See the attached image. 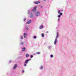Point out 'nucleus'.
Returning a JSON list of instances; mask_svg holds the SVG:
<instances>
[{
    "mask_svg": "<svg viewBox=\"0 0 76 76\" xmlns=\"http://www.w3.org/2000/svg\"><path fill=\"white\" fill-rule=\"evenodd\" d=\"M35 14V16H39L40 15V13L39 12H36Z\"/></svg>",
    "mask_w": 76,
    "mask_h": 76,
    "instance_id": "1",
    "label": "nucleus"
},
{
    "mask_svg": "<svg viewBox=\"0 0 76 76\" xmlns=\"http://www.w3.org/2000/svg\"><path fill=\"white\" fill-rule=\"evenodd\" d=\"M36 8H37V7H34V8L33 9L32 11L34 12H35V11H36Z\"/></svg>",
    "mask_w": 76,
    "mask_h": 76,
    "instance_id": "2",
    "label": "nucleus"
},
{
    "mask_svg": "<svg viewBox=\"0 0 76 76\" xmlns=\"http://www.w3.org/2000/svg\"><path fill=\"white\" fill-rule=\"evenodd\" d=\"M30 60H31V59L27 60H26V61L25 63H26V64H27V63H28V62L29 61H30Z\"/></svg>",
    "mask_w": 76,
    "mask_h": 76,
    "instance_id": "3",
    "label": "nucleus"
},
{
    "mask_svg": "<svg viewBox=\"0 0 76 76\" xmlns=\"http://www.w3.org/2000/svg\"><path fill=\"white\" fill-rule=\"evenodd\" d=\"M17 66H18V65L16 64H15L14 67H13V69H15L16 67H17Z\"/></svg>",
    "mask_w": 76,
    "mask_h": 76,
    "instance_id": "4",
    "label": "nucleus"
},
{
    "mask_svg": "<svg viewBox=\"0 0 76 76\" xmlns=\"http://www.w3.org/2000/svg\"><path fill=\"white\" fill-rule=\"evenodd\" d=\"M31 23V20H30L26 23L27 24H29Z\"/></svg>",
    "mask_w": 76,
    "mask_h": 76,
    "instance_id": "5",
    "label": "nucleus"
},
{
    "mask_svg": "<svg viewBox=\"0 0 76 76\" xmlns=\"http://www.w3.org/2000/svg\"><path fill=\"white\" fill-rule=\"evenodd\" d=\"M27 37V35H26V33H24V38H26V37Z\"/></svg>",
    "mask_w": 76,
    "mask_h": 76,
    "instance_id": "6",
    "label": "nucleus"
},
{
    "mask_svg": "<svg viewBox=\"0 0 76 76\" xmlns=\"http://www.w3.org/2000/svg\"><path fill=\"white\" fill-rule=\"evenodd\" d=\"M56 43H57V39H55L54 42V44H56Z\"/></svg>",
    "mask_w": 76,
    "mask_h": 76,
    "instance_id": "7",
    "label": "nucleus"
},
{
    "mask_svg": "<svg viewBox=\"0 0 76 76\" xmlns=\"http://www.w3.org/2000/svg\"><path fill=\"white\" fill-rule=\"evenodd\" d=\"M56 34H57V35H56V39H57V38H58V32H57L56 33Z\"/></svg>",
    "mask_w": 76,
    "mask_h": 76,
    "instance_id": "8",
    "label": "nucleus"
},
{
    "mask_svg": "<svg viewBox=\"0 0 76 76\" xmlns=\"http://www.w3.org/2000/svg\"><path fill=\"white\" fill-rule=\"evenodd\" d=\"M40 2L38 1H36L34 2V3H35V4H38V3H39Z\"/></svg>",
    "mask_w": 76,
    "mask_h": 76,
    "instance_id": "9",
    "label": "nucleus"
},
{
    "mask_svg": "<svg viewBox=\"0 0 76 76\" xmlns=\"http://www.w3.org/2000/svg\"><path fill=\"white\" fill-rule=\"evenodd\" d=\"M25 50H26L25 48H23L22 49V51H25Z\"/></svg>",
    "mask_w": 76,
    "mask_h": 76,
    "instance_id": "10",
    "label": "nucleus"
},
{
    "mask_svg": "<svg viewBox=\"0 0 76 76\" xmlns=\"http://www.w3.org/2000/svg\"><path fill=\"white\" fill-rule=\"evenodd\" d=\"M26 57H28L29 56V54H26Z\"/></svg>",
    "mask_w": 76,
    "mask_h": 76,
    "instance_id": "11",
    "label": "nucleus"
},
{
    "mask_svg": "<svg viewBox=\"0 0 76 76\" xmlns=\"http://www.w3.org/2000/svg\"><path fill=\"white\" fill-rule=\"evenodd\" d=\"M43 28V26H41L39 27V28L40 29H42V28Z\"/></svg>",
    "mask_w": 76,
    "mask_h": 76,
    "instance_id": "12",
    "label": "nucleus"
},
{
    "mask_svg": "<svg viewBox=\"0 0 76 76\" xmlns=\"http://www.w3.org/2000/svg\"><path fill=\"white\" fill-rule=\"evenodd\" d=\"M32 17H33L32 13H31V15L30 16V18H32Z\"/></svg>",
    "mask_w": 76,
    "mask_h": 76,
    "instance_id": "13",
    "label": "nucleus"
},
{
    "mask_svg": "<svg viewBox=\"0 0 76 76\" xmlns=\"http://www.w3.org/2000/svg\"><path fill=\"white\" fill-rule=\"evenodd\" d=\"M42 37H44V34H41Z\"/></svg>",
    "mask_w": 76,
    "mask_h": 76,
    "instance_id": "14",
    "label": "nucleus"
},
{
    "mask_svg": "<svg viewBox=\"0 0 76 76\" xmlns=\"http://www.w3.org/2000/svg\"><path fill=\"white\" fill-rule=\"evenodd\" d=\"M21 39H23V37L22 36H20Z\"/></svg>",
    "mask_w": 76,
    "mask_h": 76,
    "instance_id": "15",
    "label": "nucleus"
},
{
    "mask_svg": "<svg viewBox=\"0 0 76 76\" xmlns=\"http://www.w3.org/2000/svg\"><path fill=\"white\" fill-rule=\"evenodd\" d=\"M40 68L41 69H42V68H43V67L42 66H41Z\"/></svg>",
    "mask_w": 76,
    "mask_h": 76,
    "instance_id": "16",
    "label": "nucleus"
},
{
    "mask_svg": "<svg viewBox=\"0 0 76 76\" xmlns=\"http://www.w3.org/2000/svg\"><path fill=\"white\" fill-rule=\"evenodd\" d=\"M60 10H59L58 11V13H59V14H60Z\"/></svg>",
    "mask_w": 76,
    "mask_h": 76,
    "instance_id": "17",
    "label": "nucleus"
},
{
    "mask_svg": "<svg viewBox=\"0 0 76 76\" xmlns=\"http://www.w3.org/2000/svg\"><path fill=\"white\" fill-rule=\"evenodd\" d=\"M37 54H40V53H39V52H37Z\"/></svg>",
    "mask_w": 76,
    "mask_h": 76,
    "instance_id": "18",
    "label": "nucleus"
},
{
    "mask_svg": "<svg viewBox=\"0 0 76 76\" xmlns=\"http://www.w3.org/2000/svg\"><path fill=\"white\" fill-rule=\"evenodd\" d=\"M30 57H31V58H32V57H33V55H31Z\"/></svg>",
    "mask_w": 76,
    "mask_h": 76,
    "instance_id": "19",
    "label": "nucleus"
},
{
    "mask_svg": "<svg viewBox=\"0 0 76 76\" xmlns=\"http://www.w3.org/2000/svg\"><path fill=\"white\" fill-rule=\"evenodd\" d=\"M50 57H51V58L53 57V55H51L50 56Z\"/></svg>",
    "mask_w": 76,
    "mask_h": 76,
    "instance_id": "20",
    "label": "nucleus"
},
{
    "mask_svg": "<svg viewBox=\"0 0 76 76\" xmlns=\"http://www.w3.org/2000/svg\"><path fill=\"white\" fill-rule=\"evenodd\" d=\"M59 14H60V15L61 16V15H63V14H62V13H60Z\"/></svg>",
    "mask_w": 76,
    "mask_h": 76,
    "instance_id": "21",
    "label": "nucleus"
},
{
    "mask_svg": "<svg viewBox=\"0 0 76 76\" xmlns=\"http://www.w3.org/2000/svg\"><path fill=\"white\" fill-rule=\"evenodd\" d=\"M58 18H60V15H58Z\"/></svg>",
    "mask_w": 76,
    "mask_h": 76,
    "instance_id": "22",
    "label": "nucleus"
},
{
    "mask_svg": "<svg viewBox=\"0 0 76 76\" xmlns=\"http://www.w3.org/2000/svg\"><path fill=\"white\" fill-rule=\"evenodd\" d=\"M24 65V66H26V64H25Z\"/></svg>",
    "mask_w": 76,
    "mask_h": 76,
    "instance_id": "23",
    "label": "nucleus"
},
{
    "mask_svg": "<svg viewBox=\"0 0 76 76\" xmlns=\"http://www.w3.org/2000/svg\"><path fill=\"white\" fill-rule=\"evenodd\" d=\"M36 36H34V39H35V38H36Z\"/></svg>",
    "mask_w": 76,
    "mask_h": 76,
    "instance_id": "24",
    "label": "nucleus"
},
{
    "mask_svg": "<svg viewBox=\"0 0 76 76\" xmlns=\"http://www.w3.org/2000/svg\"><path fill=\"white\" fill-rule=\"evenodd\" d=\"M22 72H23V73H24V72H25L24 71V70H23L22 71Z\"/></svg>",
    "mask_w": 76,
    "mask_h": 76,
    "instance_id": "25",
    "label": "nucleus"
},
{
    "mask_svg": "<svg viewBox=\"0 0 76 76\" xmlns=\"http://www.w3.org/2000/svg\"><path fill=\"white\" fill-rule=\"evenodd\" d=\"M26 20V18H24V21H25Z\"/></svg>",
    "mask_w": 76,
    "mask_h": 76,
    "instance_id": "26",
    "label": "nucleus"
},
{
    "mask_svg": "<svg viewBox=\"0 0 76 76\" xmlns=\"http://www.w3.org/2000/svg\"><path fill=\"white\" fill-rule=\"evenodd\" d=\"M49 32L48 31H47L46 32L47 34H48V33Z\"/></svg>",
    "mask_w": 76,
    "mask_h": 76,
    "instance_id": "27",
    "label": "nucleus"
},
{
    "mask_svg": "<svg viewBox=\"0 0 76 76\" xmlns=\"http://www.w3.org/2000/svg\"><path fill=\"white\" fill-rule=\"evenodd\" d=\"M23 43H22L21 44V45H23Z\"/></svg>",
    "mask_w": 76,
    "mask_h": 76,
    "instance_id": "28",
    "label": "nucleus"
},
{
    "mask_svg": "<svg viewBox=\"0 0 76 76\" xmlns=\"http://www.w3.org/2000/svg\"><path fill=\"white\" fill-rule=\"evenodd\" d=\"M26 29H27L28 30V27L26 28Z\"/></svg>",
    "mask_w": 76,
    "mask_h": 76,
    "instance_id": "29",
    "label": "nucleus"
},
{
    "mask_svg": "<svg viewBox=\"0 0 76 76\" xmlns=\"http://www.w3.org/2000/svg\"><path fill=\"white\" fill-rule=\"evenodd\" d=\"M58 20H60V18H58Z\"/></svg>",
    "mask_w": 76,
    "mask_h": 76,
    "instance_id": "30",
    "label": "nucleus"
},
{
    "mask_svg": "<svg viewBox=\"0 0 76 76\" xmlns=\"http://www.w3.org/2000/svg\"><path fill=\"white\" fill-rule=\"evenodd\" d=\"M42 7L41 6V8H42Z\"/></svg>",
    "mask_w": 76,
    "mask_h": 76,
    "instance_id": "31",
    "label": "nucleus"
},
{
    "mask_svg": "<svg viewBox=\"0 0 76 76\" xmlns=\"http://www.w3.org/2000/svg\"><path fill=\"white\" fill-rule=\"evenodd\" d=\"M44 0V1H46V0Z\"/></svg>",
    "mask_w": 76,
    "mask_h": 76,
    "instance_id": "32",
    "label": "nucleus"
}]
</instances>
